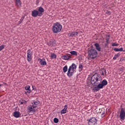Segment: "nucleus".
<instances>
[{
    "label": "nucleus",
    "mask_w": 125,
    "mask_h": 125,
    "mask_svg": "<svg viewBox=\"0 0 125 125\" xmlns=\"http://www.w3.org/2000/svg\"><path fill=\"white\" fill-rule=\"evenodd\" d=\"M40 104V101L33 100L31 104L27 107L28 113H35L38 110V105Z\"/></svg>",
    "instance_id": "obj_1"
},
{
    "label": "nucleus",
    "mask_w": 125,
    "mask_h": 125,
    "mask_svg": "<svg viewBox=\"0 0 125 125\" xmlns=\"http://www.w3.org/2000/svg\"><path fill=\"white\" fill-rule=\"evenodd\" d=\"M102 78L99 74H95L91 78V83L93 85H97L98 83H101Z\"/></svg>",
    "instance_id": "obj_2"
},
{
    "label": "nucleus",
    "mask_w": 125,
    "mask_h": 125,
    "mask_svg": "<svg viewBox=\"0 0 125 125\" xmlns=\"http://www.w3.org/2000/svg\"><path fill=\"white\" fill-rule=\"evenodd\" d=\"M62 30V25L59 22L55 23L52 27V31L54 34L60 33Z\"/></svg>",
    "instance_id": "obj_3"
},
{
    "label": "nucleus",
    "mask_w": 125,
    "mask_h": 125,
    "mask_svg": "<svg viewBox=\"0 0 125 125\" xmlns=\"http://www.w3.org/2000/svg\"><path fill=\"white\" fill-rule=\"evenodd\" d=\"M88 56L90 59H95L98 56V52L96 49H91L88 51Z\"/></svg>",
    "instance_id": "obj_4"
},
{
    "label": "nucleus",
    "mask_w": 125,
    "mask_h": 125,
    "mask_svg": "<svg viewBox=\"0 0 125 125\" xmlns=\"http://www.w3.org/2000/svg\"><path fill=\"white\" fill-rule=\"evenodd\" d=\"M77 69V65L73 63L71 65H70L68 68L67 72L68 77H72L74 75V72H75L74 70Z\"/></svg>",
    "instance_id": "obj_5"
},
{
    "label": "nucleus",
    "mask_w": 125,
    "mask_h": 125,
    "mask_svg": "<svg viewBox=\"0 0 125 125\" xmlns=\"http://www.w3.org/2000/svg\"><path fill=\"white\" fill-rule=\"evenodd\" d=\"M77 69V65L73 63L71 65H70L68 68L67 72L68 77H72L74 75V72H75L74 70Z\"/></svg>",
    "instance_id": "obj_6"
},
{
    "label": "nucleus",
    "mask_w": 125,
    "mask_h": 125,
    "mask_svg": "<svg viewBox=\"0 0 125 125\" xmlns=\"http://www.w3.org/2000/svg\"><path fill=\"white\" fill-rule=\"evenodd\" d=\"M97 125V119L95 117H92L88 120V125Z\"/></svg>",
    "instance_id": "obj_7"
},
{
    "label": "nucleus",
    "mask_w": 125,
    "mask_h": 125,
    "mask_svg": "<svg viewBox=\"0 0 125 125\" xmlns=\"http://www.w3.org/2000/svg\"><path fill=\"white\" fill-rule=\"evenodd\" d=\"M31 15L33 17H37V16L41 17V16H42V13H40L37 10H34L31 12Z\"/></svg>",
    "instance_id": "obj_8"
},
{
    "label": "nucleus",
    "mask_w": 125,
    "mask_h": 125,
    "mask_svg": "<svg viewBox=\"0 0 125 125\" xmlns=\"http://www.w3.org/2000/svg\"><path fill=\"white\" fill-rule=\"evenodd\" d=\"M32 55H33V54H32V50H31V49H30L27 50V60L28 62H31V61H32V59H33V58H32Z\"/></svg>",
    "instance_id": "obj_9"
},
{
    "label": "nucleus",
    "mask_w": 125,
    "mask_h": 125,
    "mask_svg": "<svg viewBox=\"0 0 125 125\" xmlns=\"http://www.w3.org/2000/svg\"><path fill=\"white\" fill-rule=\"evenodd\" d=\"M120 118L121 121H125V109L121 108L120 113Z\"/></svg>",
    "instance_id": "obj_10"
},
{
    "label": "nucleus",
    "mask_w": 125,
    "mask_h": 125,
    "mask_svg": "<svg viewBox=\"0 0 125 125\" xmlns=\"http://www.w3.org/2000/svg\"><path fill=\"white\" fill-rule=\"evenodd\" d=\"M97 87H94L95 91H98L99 89H101L102 88H103L104 85L102 84V83H98L97 85Z\"/></svg>",
    "instance_id": "obj_11"
},
{
    "label": "nucleus",
    "mask_w": 125,
    "mask_h": 125,
    "mask_svg": "<svg viewBox=\"0 0 125 125\" xmlns=\"http://www.w3.org/2000/svg\"><path fill=\"white\" fill-rule=\"evenodd\" d=\"M38 61L41 66H46L47 64L45 59H38Z\"/></svg>",
    "instance_id": "obj_12"
},
{
    "label": "nucleus",
    "mask_w": 125,
    "mask_h": 125,
    "mask_svg": "<svg viewBox=\"0 0 125 125\" xmlns=\"http://www.w3.org/2000/svg\"><path fill=\"white\" fill-rule=\"evenodd\" d=\"M62 58L63 60H69V59H71L72 58V55L70 54H66L62 56Z\"/></svg>",
    "instance_id": "obj_13"
},
{
    "label": "nucleus",
    "mask_w": 125,
    "mask_h": 125,
    "mask_svg": "<svg viewBox=\"0 0 125 125\" xmlns=\"http://www.w3.org/2000/svg\"><path fill=\"white\" fill-rule=\"evenodd\" d=\"M64 108L61 110V114H66L67 113V109H68V104H65Z\"/></svg>",
    "instance_id": "obj_14"
},
{
    "label": "nucleus",
    "mask_w": 125,
    "mask_h": 125,
    "mask_svg": "<svg viewBox=\"0 0 125 125\" xmlns=\"http://www.w3.org/2000/svg\"><path fill=\"white\" fill-rule=\"evenodd\" d=\"M48 45L49 46L52 47L55 45V41L53 40H51L49 42H48Z\"/></svg>",
    "instance_id": "obj_15"
},
{
    "label": "nucleus",
    "mask_w": 125,
    "mask_h": 125,
    "mask_svg": "<svg viewBox=\"0 0 125 125\" xmlns=\"http://www.w3.org/2000/svg\"><path fill=\"white\" fill-rule=\"evenodd\" d=\"M94 46L96 47V49L99 51L100 52L101 51V48L100 47V45H99V43H96L94 44Z\"/></svg>",
    "instance_id": "obj_16"
},
{
    "label": "nucleus",
    "mask_w": 125,
    "mask_h": 125,
    "mask_svg": "<svg viewBox=\"0 0 125 125\" xmlns=\"http://www.w3.org/2000/svg\"><path fill=\"white\" fill-rule=\"evenodd\" d=\"M21 115V113H20V112H19V111H15L14 112V117L15 118H19V117H20V116Z\"/></svg>",
    "instance_id": "obj_17"
},
{
    "label": "nucleus",
    "mask_w": 125,
    "mask_h": 125,
    "mask_svg": "<svg viewBox=\"0 0 125 125\" xmlns=\"http://www.w3.org/2000/svg\"><path fill=\"white\" fill-rule=\"evenodd\" d=\"M78 34L79 33H78V32H76V31L72 32L70 33V36L72 37V38L73 37H78Z\"/></svg>",
    "instance_id": "obj_18"
},
{
    "label": "nucleus",
    "mask_w": 125,
    "mask_h": 125,
    "mask_svg": "<svg viewBox=\"0 0 125 125\" xmlns=\"http://www.w3.org/2000/svg\"><path fill=\"white\" fill-rule=\"evenodd\" d=\"M100 73L101 75H102V76H105V75H106V69L104 68H102L100 70Z\"/></svg>",
    "instance_id": "obj_19"
},
{
    "label": "nucleus",
    "mask_w": 125,
    "mask_h": 125,
    "mask_svg": "<svg viewBox=\"0 0 125 125\" xmlns=\"http://www.w3.org/2000/svg\"><path fill=\"white\" fill-rule=\"evenodd\" d=\"M15 3L17 6H18L19 7H21V3L20 0H16Z\"/></svg>",
    "instance_id": "obj_20"
},
{
    "label": "nucleus",
    "mask_w": 125,
    "mask_h": 125,
    "mask_svg": "<svg viewBox=\"0 0 125 125\" xmlns=\"http://www.w3.org/2000/svg\"><path fill=\"white\" fill-rule=\"evenodd\" d=\"M105 40L106 41V43H105V46H107V45H108V43L110 42V35H108L106 36Z\"/></svg>",
    "instance_id": "obj_21"
},
{
    "label": "nucleus",
    "mask_w": 125,
    "mask_h": 125,
    "mask_svg": "<svg viewBox=\"0 0 125 125\" xmlns=\"http://www.w3.org/2000/svg\"><path fill=\"white\" fill-rule=\"evenodd\" d=\"M100 113L101 114V116L102 118H104V117H105V109L102 108V111H101Z\"/></svg>",
    "instance_id": "obj_22"
},
{
    "label": "nucleus",
    "mask_w": 125,
    "mask_h": 125,
    "mask_svg": "<svg viewBox=\"0 0 125 125\" xmlns=\"http://www.w3.org/2000/svg\"><path fill=\"white\" fill-rule=\"evenodd\" d=\"M114 51H116V52L123 51L124 52H125V51H124V48H123V47H121L120 48H114Z\"/></svg>",
    "instance_id": "obj_23"
},
{
    "label": "nucleus",
    "mask_w": 125,
    "mask_h": 125,
    "mask_svg": "<svg viewBox=\"0 0 125 125\" xmlns=\"http://www.w3.org/2000/svg\"><path fill=\"white\" fill-rule=\"evenodd\" d=\"M39 13H42L44 12V9L42 7H40L38 9Z\"/></svg>",
    "instance_id": "obj_24"
},
{
    "label": "nucleus",
    "mask_w": 125,
    "mask_h": 125,
    "mask_svg": "<svg viewBox=\"0 0 125 125\" xmlns=\"http://www.w3.org/2000/svg\"><path fill=\"white\" fill-rule=\"evenodd\" d=\"M71 55H74V56H78V52L76 51H71L70 52Z\"/></svg>",
    "instance_id": "obj_25"
},
{
    "label": "nucleus",
    "mask_w": 125,
    "mask_h": 125,
    "mask_svg": "<svg viewBox=\"0 0 125 125\" xmlns=\"http://www.w3.org/2000/svg\"><path fill=\"white\" fill-rule=\"evenodd\" d=\"M83 64L82 63L80 64L79 66V72H82L83 71Z\"/></svg>",
    "instance_id": "obj_26"
},
{
    "label": "nucleus",
    "mask_w": 125,
    "mask_h": 125,
    "mask_svg": "<svg viewBox=\"0 0 125 125\" xmlns=\"http://www.w3.org/2000/svg\"><path fill=\"white\" fill-rule=\"evenodd\" d=\"M101 83L102 84H103L104 86V85H107V83H108L107 81H106L105 80H103V81H102Z\"/></svg>",
    "instance_id": "obj_27"
},
{
    "label": "nucleus",
    "mask_w": 125,
    "mask_h": 125,
    "mask_svg": "<svg viewBox=\"0 0 125 125\" xmlns=\"http://www.w3.org/2000/svg\"><path fill=\"white\" fill-rule=\"evenodd\" d=\"M25 90H28V91H27V92H28L29 93H30V92H31V89H30V85H26L25 87Z\"/></svg>",
    "instance_id": "obj_28"
},
{
    "label": "nucleus",
    "mask_w": 125,
    "mask_h": 125,
    "mask_svg": "<svg viewBox=\"0 0 125 125\" xmlns=\"http://www.w3.org/2000/svg\"><path fill=\"white\" fill-rule=\"evenodd\" d=\"M57 56H56V54L55 53H52L51 54V58L52 59H56V57Z\"/></svg>",
    "instance_id": "obj_29"
},
{
    "label": "nucleus",
    "mask_w": 125,
    "mask_h": 125,
    "mask_svg": "<svg viewBox=\"0 0 125 125\" xmlns=\"http://www.w3.org/2000/svg\"><path fill=\"white\" fill-rule=\"evenodd\" d=\"M68 71V66L65 65L63 68V71L64 73H66Z\"/></svg>",
    "instance_id": "obj_30"
},
{
    "label": "nucleus",
    "mask_w": 125,
    "mask_h": 125,
    "mask_svg": "<svg viewBox=\"0 0 125 125\" xmlns=\"http://www.w3.org/2000/svg\"><path fill=\"white\" fill-rule=\"evenodd\" d=\"M24 19H25V17L24 16L22 17L20 19V21H19V24H21V23L23 22V20H24Z\"/></svg>",
    "instance_id": "obj_31"
},
{
    "label": "nucleus",
    "mask_w": 125,
    "mask_h": 125,
    "mask_svg": "<svg viewBox=\"0 0 125 125\" xmlns=\"http://www.w3.org/2000/svg\"><path fill=\"white\" fill-rule=\"evenodd\" d=\"M59 122V119H58L57 118H55L54 119V123H55V124H58Z\"/></svg>",
    "instance_id": "obj_32"
},
{
    "label": "nucleus",
    "mask_w": 125,
    "mask_h": 125,
    "mask_svg": "<svg viewBox=\"0 0 125 125\" xmlns=\"http://www.w3.org/2000/svg\"><path fill=\"white\" fill-rule=\"evenodd\" d=\"M119 56H120V54H117V55H115L114 57H113V60H116L117 58H119Z\"/></svg>",
    "instance_id": "obj_33"
},
{
    "label": "nucleus",
    "mask_w": 125,
    "mask_h": 125,
    "mask_svg": "<svg viewBox=\"0 0 125 125\" xmlns=\"http://www.w3.org/2000/svg\"><path fill=\"white\" fill-rule=\"evenodd\" d=\"M3 48H4V45H2L0 46V51H1V50H2V49H3Z\"/></svg>",
    "instance_id": "obj_34"
},
{
    "label": "nucleus",
    "mask_w": 125,
    "mask_h": 125,
    "mask_svg": "<svg viewBox=\"0 0 125 125\" xmlns=\"http://www.w3.org/2000/svg\"><path fill=\"white\" fill-rule=\"evenodd\" d=\"M112 46H118V44L116 43H113L112 44Z\"/></svg>",
    "instance_id": "obj_35"
},
{
    "label": "nucleus",
    "mask_w": 125,
    "mask_h": 125,
    "mask_svg": "<svg viewBox=\"0 0 125 125\" xmlns=\"http://www.w3.org/2000/svg\"><path fill=\"white\" fill-rule=\"evenodd\" d=\"M22 102H23V104H26V103H27V102L25 100H22Z\"/></svg>",
    "instance_id": "obj_36"
},
{
    "label": "nucleus",
    "mask_w": 125,
    "mask_h": 125,
    "mask_svg": "<svg viewBox=\"0 0 125 125\" xmlns=\"http://www.w3.org/2000/svg\"><path fill=\"white\" fill-rule=\"evenodd\" d=\"M23 104H24V102H23V101L21 102V104L22 105Z\"/></svg>",
    "instance_id": "obj_37"
},
{
    "label": "nucleus",
    "mask_w": 125,
    "mask_h": 125,
    "mask_svg": "<svg viewBox=\"0 0 125 125\" xmlns=\"http://www.w3.org/2000/svg\"><path fill=\"white\" fill-rule=\"evenodd\" d=\"M81 56H82L80 55V56H78V58H81Z\"/></svg>",
    "instance_id": "obj_38"
},
{
    "label": "nucleus",
    "mask_w": 125,
    "mask_h": 125,
    "mask_svg": "<svg viewBox=\"0 0 125 125\" xmlns=\"http://www.w3.org/2000/svg\"><path fill=\"white\" fill-rule=\"evenodd\" d=\"M0 86H1V84H0Z\"/></svg>",
    "instance_id": "obj_39"
},
{
    "label": "nucleus",
    "mask_w": 125,
    "mask_h": 125,
    "mask_svg": "<svg viewBox=\"0 0 125 125\" xmlns=\"http://www.w3.org/2000/svg\"><path fill=\"white\" fill-rule=\"evenodd\" d=\"M32 87H34V86H32Z\"/></svg>",
    "instance_id": "obj_40"
}]
</instances>
